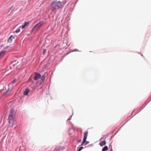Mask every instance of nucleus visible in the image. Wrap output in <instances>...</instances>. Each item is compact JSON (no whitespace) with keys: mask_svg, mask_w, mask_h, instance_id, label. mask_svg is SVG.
Segmentation results:
<instances>
[{"mask_svg":"<svg viewBox=\"0 0 151 151\" xmlns=\"http://www.w3.org/2000/svg\"><path fill=\"white\" fill-rule=\"evenodd\" d=\"M61 4V1H54L51 4L50 9L52 11L55 12L58 9L61 8L62 7Z\"/></svg>","mask_w":151,"mask_h":151,"instance_id":"obj_1","label":"nucleus"},{"mask_svg":"<svg viewBox=\"0 0 151 151\" xmlns=\"http://www.w3.org/2000/svg\"><path fill=\"white\" fill-rule=\"evenodd\" d=\"M44 24L43 22H40L36 24L32 29V31L33 32H36L38 30L39 28L40 27Z\"/></svg>","mask_w":151,"mask_h":151,"instance_id":"obj_2","label":"nucleus"},{"mask_svg":"<svg viewBox=\"0 0 151 151\" xmlns=\"http://www.w3.org/2000/svg\"><path fill=\"white\" fill-rule=\"evenodd\" d=\"M88 135V131H86V132H84L83 139V142L81 145V146H82L83 145H87L89 143V142L88 141H86Z\"/></svg>","mask_w":151,"mask_h":151,"instance_id":"obj_3","label":"nucleus"},{"mask_svg":"<svg viewBox=\"0 0 151 151\" xmlns=\"http://www.w3.org/2000/svg\"><path fill=\"white\" fill-rule=\"evenodd\" d=\"M8 119L9 124H12V125L14 121V116H9Z\"/></svg>","mask_w":151,"mask_h":151,"instance_id":"obj_4","label":"nucleus"},{"mask_svg":"<svg viewBox=\"0 0 151 151\" xmlns=\"http://www.w3.org/2000/svg\"><path fill=\"white\" fill-rule=\"evenodd\" d=\"M41 75L37 73H35V76L34 77V80H37L40 78Z\"/></svg>","mask_w":151,"mask_h":151,"instance_id":"obj_5","label":"nucleus"},{"mask_svg":"<svg viewBox=\"0 0 151 151\" xmlns=\"http://www.w3.org/2000/svg\"><path fill=\"white\" fill-rule=\"evenodd\" d=\"M14 109H11L10 110V112L9 114V116H14Z\"/></svg>","mask_w":151,"mask_h":151,"instance_id":"obj_6","label":"nucleus"},{"mask_svg":"<svg viewBox=\"0 0 151 151\" xmlns=\"http://www.w3.org/2000/svg\"><path fill=\"white\" fill-rule=\"evenodd\" d=\"M30 91V89L28 88H27L24 91L23 93L24 95H28Z\"/></svg>","mask_w":151,"mask_h":151,"instance_id":"obj_7","label":"nucleus"},{"mask_svg":"<svg viewBox=\"0 0 151 151\" xmlns=\"http://www.w3.org/2000/svg\"><path fill=\"white\" fill-rule=\"evenodd\" d=\"M18 63V62L16 60H14L12 62L11 65L14 67L16 65H17Z\"/></svg>","mask_w":151,"mask_h":151,"instance_id":"obj_8","label":"nucleus"},{"mask_svg":"<svg viewBox=\"0 0 151 151\" xmlns=\"http://www.w3.org/2000/svg\"><path fill=\"white\" fill-rule=\"evenodd\" d=\"M14 38V37L12 35H11L8 39V42L11 43L12 41V39Z\"/></svg>","mask_w":151,"mask_h":151,"instance_id":"obj_9","label":"nucleus"},{"mask_svg":"<svg viewBox=\"0 0 151 151\" xmlns=\"http://www.w3.org/2000/svg\"><path fill=\"white\" fill-rule=\"evenodd\" d=\"M106 143V141L104 140V141L100 142L99 143V145L101 146H103L105 145Z\"/></svg>","mask_w":151,"mask_h":151,"instance_id":"obj_10","label":"nucleus"},{"mask_svg":"<svg viewBox=\"0 0 151 151\" xmlns=\"http://www.w3.org/2000/svg\"><path fill=\"white\" fill-rule=\"evenodd\" d=\"M5 52V51H2L0 52V58L3 57Z\"/></svg>","mask_w":151,"mask_h":151,"instance_id":"obj_11","label":"nucleus"},{"mask_svg":"<svg viewBox=\"0 0 151 151\" xmlns=\"http://www.w3.org/2000/svg\"><path fill=\"white\" fill-rule=\"evenodd\" d=\"M29 23V22H27L25 23L24 24L22 27V29H23Z\"/></svg>","mask_w":151,"mask_h":151,"instance_id":"obj_12","label":"nucleus"},{"mask_svg":"<svg viewBox=\"0 0 151 151\" xmlns=\"http://www.w3.org/2000/svg\"><path fill=\"white\" fill-rule=\"evenodd\" d=\"M12 89L11 88H8L7 91H6L4 94V95H5L8 93H10L12 91Z\"/></svg>","mask_w":151,"mask_h":151,"instance_id":"obj_13","label":"nucleus"},{"mask_svg":"<svg viewBox=\"0 0 151 151\" xmlns=\"http://www.w3.org/2000/svg\"><path fill=\"white\" fill-rule=\"evenodd\" d=\"M108 147L106 146L102 148V151H106L108 150Z\"/></svg>","mask_w":151,"mask_h":151,"instance_id":"obj_14","label":"nucleus"},{"mask_svg":"<svg viewBox=\"0 0 151 151\" xmlns=\"http://www.w3.org/2000/svg\"><path fill=\"white\" fill-rule=\"evenodd\" d=\"M14 7L13 6H12L11 7V8H10V9H9L8 12H10V13H11L12 11L14 9Z\"/></svg>","mask_w":151,"mask_h":151,"instance_id":"obj_15","label":"nucleus"},{"mask_svg":"<svg viewBox=\"0 0 151 151\" xmlns=\"http://www.w3.org/2000/svg\"><path fill=\"white\" fill-rule=\"evenodd\" d=\"M66 1H64L63 2H61V4L62 5V7H63L64 5L66 3Z\"/></svg>","mask_w":151,"mask_h":151,"instance_id":"obj_16","label":"nucleus"},{"mask_svg":"<svg viewBox=\"0 0 151 151\" xmlns=\"http://www.w3.org/2000/svg\"><path fill=\"white\" fill-rule=\"evenodd\" d=\"M83 148V147H81L79 148L77 151H81Z\"/></svg>","mask_w":151,"mask_h":151,"instance_id":"obj_17","label":"nucleus"},{"mask_svg":"<svg viewBox=\"0 0 151 151\" xmlns=\"http://www.w3.org/2000/svg\"><path fill=\"white\" fill-rule=\"evenodd\" d=\"M32 83H32V84L30 85V87L31 88H33V89H34V88H35V86H32Z\"/></svg>","mask_w":151,"mask_h":151,"instance_id":"obj_18","label":"nucleus"},{"mask_svg":"<svg viewBox=\"0 0 151 151\" xmlns=\"http://www.w3.org/2000/svg\"><path fill=\"white\" fill-rule=\"evenodd\" d=\"M20 31V29H17V30L16 31V32L17 33H18Z\"/></svg>","mask_w":151,"mask_h":151,"instance_id":"obj_19","label":"nucleus"},{"mask_svg":"<svg viewBox=\"0 0 151 151\" xmlns=\"http://www.w3.org/2000/svg\"><path fill=\"white\" fill-rule=\"evenodd\" d=\"M46 52V49H45L43 50V54L44 55Z\"/></svg>","mask_w":151,"mask_h":151,"instance_id":"obj_20","label":"nucleus"},{"mask_svg":"<svg viewBox=\"0 0 151 151\" xmlns=\"http://www.w3.org/2000/svg\"><path fill=\"white\" fill-rule=\"evenodd\" d=\"M71 52H74L75 51H78V50H77V49H75L74 50H71Z\"/></svg>","mask_w":151,"mask_h":151,"instance_id":"obj_21","label":"nucleus"},{"mask_svg":"<svg viewBox=\"0 0 151 151\" xmlns=\"http://www.w3.org/2000/svg\"><path fill=\"white\" fill-rule=\"evenodd\" d=\"M45 77H44V76H42V80L43 81H44L45 80Z\"/></svg>","mask_w":151,"mask_h":151,"instance_id":"obj_22","label":"nucleus"},{"mask_svg":"<svg viewBox=\"0 0 151 151\" xmlns=\"http://www.w3.org/2000/svg\"><path fill=\"white\" fill-rule=\"evenodd\" d=\"M16 81V79H15L14 80L12 81V83H13V84H14V83H15V82Z\"/></svg>","mask_w":151,"mask_h":151,"instance_id":"obj_23","label":"nucleus"},{"mask_svg":"<svg viewBox=\"0 0 151 151\" xmlns=\"http://www.w3.org/2000/svg\"><path fill=\"white\" fill-rule=\"evenodd\" d=\"M49 40L48 39H46L45 40V43H46Z\"/></svg>","mask_w":151,"mask_h":151,"instance_id":"obj_24","label":"nucleus"},{"mask_svg":"<svg viewBox=\"0 0 151 151\" xmlns=\"http://www.w3.org/2000/svg\"><path fill=\"white\" fill-rule=\"evenodd\" d=\"M73 115V114H72ZM73 115L71 116H70V117L67 120V121L68 120H70V118L72 117V116Z\"/></svg>","mask_w":151,"mask_h":151,"instance_id":"obj_25","label":"nucleus"},{"mask_svg":"<svg viewBox=\"0 0 151 151\" xmlns=\"http://www.w3.org/2000/svg\"><path fill=\"white\" fill-rule=\"evenodd\" d=\"M81 142V139H79L77 141V142L78 143L80 142Z\"/></svg>","mask_w":151,"mask_h":151,"instance_id":"obj_26","label":"nucleus"},{"mask_svg":"<svg viewBox=\"0 0 151 151\" xmlns=\"http://www.w3.org/2000/svg\"><path fill=\"white\" fill-rule=\"evenodd\" d=\"M103 138V137H102L101 139H100V140H101Z\"/></svg>","mask_w":151,"mask_h":151,"instance_id":"obj_27","label":"nucleus"},{"mask_svg":"<svg viewBox=\"0 0 151 151\" xmlns=\"http://www.w3.org/2000/svg\"><path fill=\"white\" fill-rule=\"evenodd\" d=\"M56 151H59V150H56Z\"/></svg>","mask_w":151,"mask_h":151,"instance_id":"obj_28","label":"nucleus"},{"mask_svg":"<svg viewBox=\"0 0 151 151\" xmlns=\"http://www.w3.org/2000/svg\"><path fill=\"white\" fill-rule=\"evenodd\" d=\"M111 151H112V149H111Z\"/></svg>","mask_w":151,"mask_h":151,"instance_id":"obj_29","label":"nucleus"}]
</instances>
